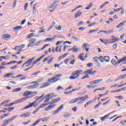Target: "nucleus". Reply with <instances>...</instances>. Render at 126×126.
Returning <instances> with one entry per match:
<instances>
[{
	"label": "nucleus",
	"mask_w": 126,
	"mask_h": 126,
	"mask_svg": "<svg viewBox=\"0 0 126 126\" xmlns=\"http://www.w3.org/2000/svg\"><path fill=\"white\" fill-rule=\"evenodd\" d=\"M82 72H83V70H77V71H74L71 73L72 76L69 77V79H71V80L73 79H77Z\"/></svg>",
	"instance_id": "1"
},
{
	"label": "nucleus",
	"mask_w": 126,
	"mask_h": 126,
	"mask_svg": "<svg viewBox=\"0 0 126 126\" xmlns=\"http://www.w3.org/2000/svg\"><path fill=\"white\" fill-rule=\"evenodd\" d=\"M110 41H112L111 42H110L109 40L104 39L103 40L102 39H99V41L102 43V44H104V45H108V44H114V43H116V42H118V41H120V38H112L109 39Z\"/></svg>",
	"instance_id": "2"
},
{
	"label": "nucleus",
	"mask_w": 126,
	"mask_h": 126,
	"mask_svg": "<svg viewBox=\"0 0 126 126\" xmlns=\"http://www.w3.org/2000/svg\"><path fill=\"white\" fill-rule=\"evenodd\" d=\"M28 99V97H25L23 98H21L19 100H18L14 102L10 103L9 104L4 105L3 107H11V106H13V105H16V104H19L20 103H22V102H24V101L27 100Z\"/></svg>",
	"instance_id": "3"
},
{
	"label": "nucleus",
	"mask_w": 126,
	"mask_h": 126,
	"mask_svg": "<svg viewBox=\"0 0 126 126\" xmlns=\"http://www.w3.org/2000/svg\"><path fill=\"white\" fill-rule=\"evenodd\" d=\"M111 63L113 65H117V63L118 64H120L121 63H124V64H126V57L123 58V59H120L117 62L116 59H112L111 60Z\"/></svg>",
	"instance_id": "4"
},
{
	"label": "nucleus",
	"mask_w": 126,
	"mask_h": 126,
	"mask_svg": "<svg viewBox=\"0 0 126 126\" xmlns=\"http://www.w3.org/2000/svg\"><path fill=\"white\" fill-rule=\"evenodd\" d=\"M48 81V82L43 83L41 88H45V87H48V86H50V85H51V83H55V82H56L55 80L54 77H53L51 79H49Z\"/></svg>",
	"instance_id": "5"
},
{
	"label": "nucleus",
	"mask_w": 126,
	"mask_h": 126,
	"mask_svg": "<svg viewBox=\"0 0 126 126\" xmlns=\"http://www.w3.org/2000/svg\"><path fill=\"white\" fill-rule=\"evenodd\" d=\"M44 57H45V55H42L38 59H36L35 61H33L32 63V65L31 67H29L27 69H25L24 71H27V70H29V69H31V68H32V67H33V66H34V65H35L36 63H39V62H40L41 60H42V59H44Z\"/></svg>",
	"instance_id": "6"
},
{
	"label": "nucleus",
	"mask_w": 126,
	"mask_h": 126,
	"mask_svg": "<svg viewBox=\"0 0 126 126\" xmlns=\"http://www.w3.org/2000/svg\"><path fill=\"white\" fill-rule=\"evenodd\" d=\"M39 105L37 102L35 101H33L32 103H30V105L26 106L24 108L21 109V111H23V110H27V109H30V108H32V107H34V108H36Z\"/></svg>",
	"instance_id": "7"
},
{
	"label": "nucleus",
	"mask_w": 126,
	"mask_h": 126,
	"mask_svg": "<svg viewBox=\"0 0 126 126\" xmlns=\"http://www.w3.org/2000/svg\"><path fill=\"white\" fill-rule=\"evenodd\" d=\"M36 94H37V92H31L29 91H27L24 93L23 95V96H26V97H28V99L29 98H32V97H34V96H35ZM29 95H31V96H29Z\"/></svg>",
	"instance_id": "8"
},
{
	"label": "nucleus",
	"mask_w": 126,
	"mask_h": 126,
	"mask_svg": "<svg viewBox=\"0 0 126 126\" xmlns=\"http://www.w3.org/2000/svg\"><path fill=\"white\" fill-rule=\"evenodd\" d=\"M49 104H40L35 110L33 111L32 112L33 115H35L37 112H39V110L40 109H43V108H45L46 106H48Z\"/></svg>",
	"instance_id": "9"
},
{
	"label": "nucleus",
	"mask_w": 126,
	"mask_h": 126,
	"mask_svg": "<svg viewBox=\"0 0 126 126\" xmlns=\"http://www.w3.org/2000/svg\"><path fill=\"white\" fill-rule=\"evenodd\" d=\"M16 118H17L16 116H14L8 119L5 120L3 121V124L6 126H7V125H8L9 123H11V122H12L13 121H14V120H15Z\"/></svg>",
	"instance_id": "10"
},
{
	"label": "nucleus",
	"mask_w": 126,
	"mask_h": 126,
	"mask_svg": "<svg viewBox=\"0 0 126 126\" xmlns=\"http://www.w3.org/2000/svg\"><path fill=\"white\" fill-rule=\"evenodd\" d=\"M37 41V39L36 38H31L29 40V44L28 45V48L29 47H34L35 43Z\"/></svg>",
	"instance_id": "11"
},
{
	"label": "nucleus",
	"mask_w": 126,
	"mask_h": 126,
	"mask_svg": "<svg viewBox=\"0 0 126 126\" xmlns=\"http://www.w3.org/2000/svg\"><path fill=\"white\" fill-rule=\"evenodd\" d=\"M35 60V57H33L32 59H30V60H29L28 61H27L26 62H25L23 65H22V66H24V65H25V64H27L26 65V67H28V66H30V65H31V63H32V62H33L34 60Z\"/></svg>",
	"instance_id": "12"
},
{
	"label": "nucleus",
	"mask_w": 126,
	"mask_h": 126,
	"mask_svg": "<svg viewBox=\"0 0 126 126\" xmlns=\"http://www.w3.org/2000/svg\"><path fill=\"white\" fill-rule=\"evenodd\" d=\"M84 73H88L90 75H93L96 73V71H93V68H91L85 71Z\"/></svg>",
	"instance_id": "13"
},
{
	"label": "nucleus",
	"mask_w": 126,
	"mask_h": 126,
	"mask_svg": "<svg viewBox=\"0 0 126 126\" xmlns=\"http://www.w3.org/2000/svg\"><path fill=\"white\" fill-rule=\"evenodd\" d=\"M31 116V112H26L23 113L20 115V117L22 118H29Z\"/></svg>",
	"instance_id": "14"
},
{
	"label": "nucleus",
	"mask_w": 126,
	"mask_h": 126,
	"mask_svg": "<svg viewBox=\"0 0 126 126\" xmlns=\"http://www.w3.org/2000/svg\"><path fill=\"white\" fill-rule=\"evenodd\" d=\"M63 109V105H61L56 110L53 111V115H57L60 113V111H62Z\"/></svg>",
	"instance_id": "15"
},
{
	"label": "nucleus",
	"mask_w": 126,
	"mask_h": 126,
	"mask_svg": "<svg viewBox=\"0 0 126 126\" xmlns=\"http://www.w3.org/2000/svg\"><path fill=\"white\" fill-rule=\"evenodd\" d=\"M93 60H94V62H95V63L97 66H100L101 64L100 63V62L99 61H100L99 59V57H94L93 58Z\"/></svg>",
	"instance_id": "16"
},
{
	"label": "nucleus",
	"mask_w": 126,
	"mask_h": 126,
	"mask_svg": "<svg viewBox=\"0 0 126 126\" xmlns=\"http://www.w3.org/2000/svg\"><path fill=\"white\" fill-rule=\"evenodd\" d=\"M10 38H11V36L10 35V34H3L2 36V38L4 40H6V41H7V40H9Z\"/></svg>",
	"instance_id": "17"
},
{
	"label": "nucleus",
	"mask_w": 126,
	"mask_h": 126,
	"mask_svg": "<svg viewBox=\"0 0 126 126\" xmlns=\"http://www.w3.org/2000/svg\"><path fill=\"white\" fill-rule=\"evenodd\" d=\"M78 90H79V89H72L71 91L64 92V94H65V95H69V94H71V93H72V92H74V91H77Z\"/></svg>",
	"instance_id": "18"
},
{
	"label": "nucleus",
	"mask_w": 126,
	"mask_h": 126,
	"mask_svg": "<svg viewBox=\"0 0 126 126\" xmlns=\"http://www.w3.org/2000/svg\"><path fill=\"white\" fill-rule=\"evenodd\" d=\"M60 77H62V74H59L55 75L53 76V78H54V80L56 81V82L59 81V80L61 79Z\"/></svg>",
	"instance_id": "19"
},
{
	"label": "nucleus",
	"mask_w": 126,
	"mask_h": 126,
	"mask_svg": "<svg viewBox=\"0 0 126 126\" xmlns=\"http://www.w3.org/2000/svg\"><path fill=\"white\" fill-rule=\"evenodd\" d=\"M102 80H103V79L95 80L91 81L90 83H92L93 84H98V83H100L102 82Z\"/></svg>",
	"instance_id": "20"
},
{
	"label": "nucleus",
	"mask_w": 126,
	"mask_h": 126,
	"mask_svg": "<svg viewBox=\"0 0 126 126\" xmlns=\"http://www.w3.org/2000/svg\"><path fill=\"white\" fill-rule=\"evenodd\" d=\"M45 98L44 100V103H42V104H48V105L50 104V103H48V102H49V101H50V99H51V98L49 97V95H46L45 96V98H43V99H44Z\"/></svg>",
	"instance_id": "21"
},
{
	"label": "nucleus",
	"mask_w": 126,
	"mask_h": 126,
	"mask_svg": "<svg viewBox=\"0 0 126 126\" xmlns=\"http://www.w3.org/2000/svg\"><path fill=\"white\" fill-rule=\"evenodd\" d=\"M78 98V101H79V100H81V101H85L86 99H88V95H86L85 96L77 97Z\"/></svg>",
	"instance_id": "22"
},
{
	"label": "nucleus",
	"mask_w": 126,
	"mask_h": 126,
	"mask_svg": "<svg viewBox=\"0 0 126 126\" xmlns=\"http://www.w3.org/2000/svg\"><path fill=\"white\" fill-rule=\"evenodd\" d=\"M39 85H33L28 86V89H35V88H38Z\"/></svg>",
	"instance_id": "23"
},
{
	"label": "nucleus",
	"mask_w": 126,
	"mask_h": 126,
	"mask_svg": "<svg viewBox=\"0 0 126 126\" xmlns=\"http://www.w3.org/2000/svg\"><path fill=\"white\" fill-rule=\"evenodd\" d=\"M33 37H35V33L32 32L30 34H29L27 36V39H32V38H33Z\"/></svg>",
	"instance_id": "24"
},
{
	"label": "nucleus",
	"mask_w": 126,
	"mask_h": 126,
	"mask_svg": "<svg viewBox=\"0 0 126 126\" xmlns=\"http://www.w3.org/2000/svg\"><path fill=\"white\" fill-rule=\"evenodd\" d=\"M55 106H56V105H49L45 108V111H49V110H52V109H54V108H55Z\"/></svg>",
	"instance_id": "25"
},
{
	"label": "nucleus",
	"mask_w": 126,
	"mask_h": 126,
	"mask_svg": "<svg viewBox=\"0 0 126 126\" xmlns=\"http://www.w3.org/2000/svg\"><path fill=\"white\" fill-rule=\"evenodd\" d=\"M61 99H62V98L61 97L54 99L53 100V102L52 103L50 104V105H52V104H54L55 103H58V102H60V101H61Z\"/></svg>",
	"instance_id": "26"
},
{
	"label": "nucleus",
	"mask_w": 126,
	"mask_h": 126,
	"mask_svg": "<svg viewBox=\"0 0 126 126\" xmlns=\"http://www.w3.org/2000/svg\"><path fill=\"white\" fill-rule=\"evenodd\" d=\"M82 14V12H80V11H78L77 12V13H76L75 15H74V16H75V18H78V17H80V16Z\"/></svg>",
	"instance_id": "27"
},
{
	"label": "nucleus",
	"mask_w": 126,
	"mask_h": 126,
	"mask_svg": "<svg viewBox=\"0 0 126 126\" xmlns=\"http://www.w3.org/2000/svg\"><path fill=\"white\" fill-rule=\"evenodd\" d=\"M83 55H84V53L79 55L78 56V59H79L81 61H82V62H84V61H85V58H83Z\"/></svg>",
	"instance_id": "28"
},
{
	"label": "nucleus",
	"mask_w": 126,
	"mask_h": 126,
	"mask_svg": "<svg viewBox=\"0 0 126 126\" xmlns=\"http://www.w3.org/2000/svg\"><path fill=\"white\" fill-rule=\"evenodd\" d=\"M78 101V98H76L71 100L69 103V104H74V103H76V102H77Z\"/></svg>",
	"instance_id": "29"
},
{
	"label": "nucleus",
	"mask_w": 126,
	"mask_h": 126,
	"mask_svg": "<svg viewBox=\"0 0 126 126\" xmlns=\"http://www.w3.org/2000/svg\"><path fill=\"white\" fill-rule=\"evenodd\" d=\"M110 114H108V115H105L103 117H102L100 118V120L101 121H102V122H104V121H105V119H108L109 117V115Z\"/></svg>",
	"instance_id": "30"
},
{
	"label": "nucleus",
	"mask_w": 126,
	"mask_h": 126,
	"mask_svg": "<svg viewBox=\"0 0 126 126\" xmlns=\"http://www.w3.org/2000/svg\"><path fill=\"white\" fill-rule=\"evenodd\" d=\"M15 108L14 107H10L8 108H4V111H7L8 113H10V112H11V111H12L13 110H14Z\"/></svg>",
	"instance_id": "31"
},
{
	"label": "nucleus",
	"mask_w": 126,
	"mask_h": 126,
	"mask_svg": "<svg viewBox=\"0 0 126 126\" xmlns=\"http://www.w3.org/2000/svg\"><path fill=\"white\" fill-rule=\"evenodd\" d=\"M125 25V22H122L120 23L119 25H118L116 26V28H121V27H123Z\"/></svg>",
	"instance_id": "32"
},
{
	"label": "nucleus",
	"mask_w": 126,
	"mask_h": 126,
	"mask_svg": "<svg viewBox=\"0 0 126 126\" xmlns=\"http://www.w3.org/2000/svg\"><path fill=\"white\" fill-rule=\"evenodd\" d=\"M35 6H36V4H35L32 7V14L33 15H35V14H36V7H35Z\"/></svg>",
	"instance_id": "33"
},
{
	"label": "nucleus",
	"mask_w": 126,
	"mask_h": 126,
	"mask_svg": "<svg viewBox=\"0 0 126 126\" xmlns=\"http://www.w3.org/2000/svg\"><path fill=\"white\" fill-rule=\"evenodd\" d=\"M44 96H45V94H42L41 96L37 97L35 101L37 102V101H39V100H40V99H42V98H43Z\"/></svg>",
	"instance_id": "34"
},
{
	"label": "nucleus",
	"mask_w": 126,
	"mask_h": 126,
	"mask_svg": "<svg viewBox=\"0 0 126 126\" xmlns=\"http://www.w3.org/2000/svg\"><path fill=\"white\" fill-rule=\"evenodd\" d=\"M47 95H48V96H49L50 98H55V97L57 96V95H55L54 93H50L47 94Z\"/></svg>",
	"instance_id": "35"
},
{
	"label": "nucleus",
	"mask_w": 126,
	"mask_h": 126,
	"mask_svg": "<svg viewBox=\"0 0 126 126\" xmlns=\"http://www.w3.org/2000/svg\"><path fill=\"white\" fill-rule=\"evenodd\" d=\"M52 51L53 53H55V52H56V53H58V52H59V46L56 47L55 50V47H52Z\"/></svg>",
	"instance_id": "36"
},
{
	"label": "nucleus",
	"mask_w": 126,
	"mask_h": 126,
	"mask_svg": "<svg viewBox=\"0 0 126 126\" xmlns=\"http://www.w3.org/2000/svg\"><path fill=\"white\" fill-rule=\"evenodd\" d=\"M21 28H22V26H16L15 27L13 28V29L14 30H16V31H18V30H20V29H21Z\"/></svg>",
	"instance_id": "37"
},
{
	"label": "nucleus",
	"mask_w": 126,
	"mask_h": 126,
	"mask_svg": "<svg viewBox=\"0 0 126 126\" xmlns=\"http://www.w3.org/2000/svg\"><path fill=\"white\" fill-rule=\"evenodd\" d=\"M98 58L101 63H104V62H105V57H103V56H100Z\"/></svg>",
	"instance_id": "38"
},
{
	"label": "nucleus",
	"mask_w": 126,
	"mask_h": 126,
	"mask_svg": "<svg viewBox=\"0 0 126 126\" xmlns=\"http://www.w3.org/2000/svg\"><path fill=\"white\" fill-rule=\"evenodd\" d=\"M39 120V123L40 122H41V121L42 122H47V121H48V118H42V119H39L38 120H37V121Z\"/></svg>",
	"instance_id": "39"
},
{
	"label": "nucleus",
	"mask_w": 126,
	"mask_h": 126,
	"mask_svg": "<svg viewBox=\"0 0 126 126\" xmlns=\"http://www.w3.org/2000/svg\"><path fill=\"white\" fill-rule=\"evenodd\" d=\"M91 7H92V3H90L89 5H88L87 6V7L85 8V9H86V10H88V9H90V8H91Z\"/></svg>",
	"instance_id": "40"
},
{
	"label": "nucleus",
	"mask_w": 126,
	"mask_h": 126,
	"mask_svg": "<svg viewBox=\"0 0 126 126\" xmlns=\"http://www.w3.org/2000/svg\"><path fill=\"white\" fill-rule=\"evenodd\" d=\"M87 88H89V89H93V88H95L96 87V86L95 85H93V86H90V85H88L87 86Z\"/></svg>",
	"instance_id": "41"
},
{
	"label": "nucleus",
	"mask_w": 126,
	"mask_h": 126,
	"mask_svg": "<svg viewBox=\"0 0 126 126\" xmlns=\"http://www.w3.org/2000/svg\"><path fill=\"white\" fill-rule=\"evenodd\" d=\"M104 60H105L104 61H105V62H106V63H109V62H110V57L105 56L104 57Z\"/></svg>",
	"instance_id": "42"
},
{
	"label": "nucleus",
	"mask_w": 126,
	"mask_h": 126,
	"mask_svg": "<svg viewBox=\"0 0 126 126\" xmlns=\"http://www.w3.org/2000/svg\"><path fill=\"white\" fill-rule=\"evenodd\" d=\"M11 75H13V73L11 72L6 73L5 74V76H4V77H9V76H11Z\"/></svg>",
	"instance_id": "43"
},
{
	"label": "nucleus",
	"mask_w": 126,
	"mask_h": 126,
	"mask_svg": "<svg viewBox=\"0 0 126 126\" xmlns=\"http://www.w3.org/2000/svg\"><path fill=\"white\" fill-rule=\"evenodd\" d=\"M48 46H50V44H47L44 45L43 48H41L40 50H37V51H43V50H44V49H45V48H47Z\"/></svg>",
	"instance_id": "44"
},
{
	"label": "nucleus",
	"mask_w": 126,
	"mask_h": 126,
	"mask_svg": "<svg viewBox=\"0 0 126 126\" xmlns=\"http://www.w3.org/2000/svg\"><path fill=\"white\" fill-rule=\"evenodd\" d=\"M7 103H9V101L8 100H5L4 101H3L0 105V106H2V105L4 104H7Z\"/></svg>",
	"instance_id": "45"
},
{
	"label": "nucleus",
	"mask_w": 126,
	"mask_h": 126,
	"mask_svg": "<svg viewBox=\"0 0 126 126\" xmlns=\"http://www.w3.org/2000/svg\"><path fill=\"white\" fill-rule=\"evenodd\" d=\"M70 60H71L70 58L65 59L64 61V63H65V64H67V63H68V62H69V61H70Z\"/></svg>",
	"instance_id": "46"
},
{
	"label": "nucleus",
	"mask_w": 126,
	"mask_h": 126,
	"mask_svg": "<svg viewBox=\"0 0 126 126\" xmlns=\"http://www.w3.org/2000/svg\"><path fill=\"white\" fill-rule=\"evenodd\" d=\"M77 52H79V48H73V51H72V53H77Z\"/></svg>",
	"instance_id": "47"
},
{
	"label": "nucleus",
	"mask_w": 126,
	"mask_h": 126,
	"mask_svg": "<svg viewBox=\"0 0 126 126\" xmlns=\"http://www.w3.org/2000/svg\"><path fill=\"white\" fill-rule=\"evenodd\" d=\"M126 74L119 76L120 79H124V78H126Z\"/></svg>",
	"instance_id": "48"
},
{
	"label": "nucleus",
	"mask_w": 126,
	"mask_h": 126,
	"mask_svg": "<svg viewBox=\"0 0 126 126\" xmlns=\"http://www.w3.org/2000/svg\"><path fill=\"white\" fill-rule=\"evenodd\" d=\"M19 47H20V49L19 50H22V49H24L25 47H26V45H25V44H22L20 46H19Z\"/></svg>",
	"instance_id": "49"
},
{
	"label": "nucleus",
	"mask_w": 126,
	"mask_h": 126,
	"mask_svg": "<svg viewBox=\"0 0 126 126\" xmlns=\"http://www.w3.org/2000/svg\"><path fill=\"white\" fill-rule=\"evenodd\" d=\"M54 60V57H52L47 62V64H50L52 62L53 60Z\"/></svg>",
	"instance_id": "50"
},
{
	"label": "nucleus",
	"mask_w": 126,
	"mask_h": 126,
	"mask_svg": "<svg viewBox=\"0 0 126 126\" xmlns=\"http://www.w3.org/2000/svg\"><path fill=\"white\" fill-rule=\"evenodd\" d=\"M49 59H50V57H46L44 59V60L42 61V63H45L46 62H48L49 61Z\"/></svg>",
	"instance_id": "51"
},
{
	"label": "nucleus",
	"mask_w": 126,
	"mask_h": 126,
	"mask_svg": "<svg viewBox=\"0 0 126 126\" xmlns=\"http://www.w3.org/2000/svg\"><path fill=\"white\" fill-rule=\"evenodd\" d=\"M55 40V38H46V41H54Z\"/></svg>",
	"instance_id": "52"
},
{
	"label": "nucleus",
	"mask_w": 126,
	"mask_h": 126,
	"mask_svg": "<svg viewBox=\"0 0 126 126\" xmlns=\"http://www.w3.org/2000/svg\"><path fill=\"white\" fill-rule=\"evenodd\" d=\"M87 47H89L88 43H84L82 46L83 49H85V48H87Z\"/></svg>",
	"instance_id": "53"
},
{
	"label": "nucleus",
	"mask_w": 126,
	"mask_h": 126,
	"mask_svg": "<svg viewBox=\"0 0 126 126\" xmlns=\"http://www.w3.org/2000/svg\"><path fill=\"white\" fill-rule=\"evenodd\" d=\"M110 20H112V21H110V22H113V21H114V19H112V18H109V20L108 21L106 22V23H107V24H109V25H110Z\"/></svg>",
	"instance_id": "54"
},
{
	"label": "nucleus",
	"mask_w": 126,
	"mask_h": 126,
	"mask_svg": "<svg viewBox=\"0 0 126 126\" xmlns=\"http://www.w3.org/2000/svg\"><path fill=\"white\" fill-rule=\"evenodd\" d=\"M99 31V30H92L89 32V33H94L95 32H97Z\"/></svg>",
	"instance_id": "55"
},
{
	"label": "nucleus",
	"mask_w": 126,
	"mask_h": 126,
	"mask_svg": "<svg viewBox=\"0 0 126 126\" xmlns=\"http://www.w3.org/2000/svg\"><path fill=\"white\" fill-rule=\"evenodd\" d=\"M74 63H75V59H73L70 62L69 64H74Z\"/></svg>",
	"instance_id": "56"
},
{
	"label": "nucleus",
	"mask_w": 126,
	"mask_h": 126,
	"mask_svg": "<svg viewBox=\"0 0 126 126\" xmlns=\"http://www.w3.org/2000/svg\"><path fill=\"white\" fill-rule=\"evenodd\" d=\"M39 73H40V71H38L37 72H36L35 73H33L32 75H32H35V76H37V75H38V74H39Z\"/></svg>",
	"instance_id": "57"
},
{
	"label": "nucleus",
	"mask_w": 126,
	"mask_h": 126,
	"mask_svg": "<svg viewBox=\"0 0 126 126\" xmlns=\"http://www.w3.org/2000/svg\"><path fill=\"white\" fill-rule=\"evenodd\" d=\"M3 60H8L9 58L8 56H1Z\"/></svg>",
	"instance_id": "58"
},
{
	"label": "nucleus",
	"mask_w": 126,
	"mask_h": 126,
	"mask_svg": "<svg viewBox=\"0 0 126 126\" xmlns=\"http://www.w3.org/2000/svg\"><path fill=\"white\" fill-rule=\"evenodd\" d=\"M112 47L113 48V49H117V48L118 47V44L117 43H115L113 45Z\"/></svg>",
	"instance_id": "59"
},
{
	"label": "nucleus",
	"mask_w": 126,
	"mask_h": 126,
	"mask_svg": "<svg viewBox=\"0 0 126 126\" xmlns=\"http://www.w3.org/2000/svg\"><path fill=\"white\" fill-rule=\"evenodd\" d=\"M100 105H101V102H99L97 104L95 105L94 107V109H96L98 108V107H99V106H100Z\"/></svg>",
	"instance_id": "60"
},
{
	"label": "nucleus",
	"mask_w": 126,
	"mask_h": 126,
	"mask_svg": "<svg viewBox=\"0 0 126 126\" xmlns=\"http://www.w3.org/2000/svg\"><path fill=\"white\" fill-rule=\"evenodd\" d=\"M41 81H42V80L41 79H39V80H38L37 81L33 82V83H35V84H38V83H39L40 82H41Z\"/></svg>",
	"instance_id": "61"
},
{
	"label": "nucleus",
	"mask_w": 126,
	"mask_h": 126,
	"mask_svg": "<svg viewBox=\"0 0 126 126\" xmlns=\"http://www.w3.org/2000/svg\"><path fill=\"white\" fill-rule=\"evenodd\" d=\"M56 28L58 31H60L62 30V26H59L58 27H56Z\"/></svg>",
	"instance_id": "62"
},
{
	"label": "nucleus",
	"mask_w": 126,
	"mask_h": 126,
	"mask_svg": "<svg viewBox=\"0 0 126 126\" xmlns=\"http://www.w3.org/2000/svg\"><path fill=\"white\" fill-rule=\"evenodd\" d=\"M72 88V86L70 85L68 88H66L65 90V91H67V90H69V89H71Z\"/></svg>",
	"instance_id": "63"
},
{
	"label": "nucleus",
	"mask_w": 126,
	"mask_h": 126,
	"mask_svg": "<svg viewBox=\"0 0 126 126\" xmlns=\"http://www.w3.org/2000/svg\"><path fill=\"white\" fill-rule=\"evenodd\" d=\"M28 6V3H26L24 6L25 10H27V7Z\"/></svg>",
	"instance_id": "64"
}]
</instances>
